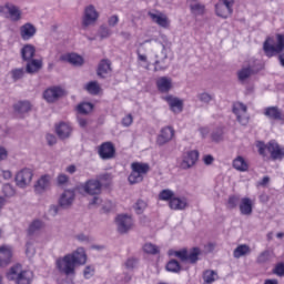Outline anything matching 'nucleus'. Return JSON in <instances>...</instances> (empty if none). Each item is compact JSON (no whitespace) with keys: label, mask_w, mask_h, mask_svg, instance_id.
<instances>
[{"label":"nucleus","mask_w":284,"mask_h":284,"mask_svg":"<svg viewBox=\"0 0 284 284\" xmlns=\"http://www.w3.org/2000/svg\"><path fill=\"white\" fill-rule=\"evenodd\" d=\"M13 110L18 114H27L32 110V104L29 101H20L13 105Z\"/></svg>","instance_id":"obj_36"},{"label":"nucleus","mask_w":284,"mask_h":284,"mask_svg":"<svg viewBox=\"0 0 284 284\" xmlns=\"http://www.w3.org/2000/svg\"><path fill=\"white\" fill-rule=\"evenodd\" d=\"M55 265L57 270H59L61 274H65V276H74L77 274V264L69 254L58 258Z\"/></svg>","instance_id":"obj_6"},{"label":"nucleus","mask_w":284,"mask_h":284,"mask_svg":"<svg viewBox=\"0 0 284 284\" xmlns=\"http://www.w3.org/2000/svg\"><path fill=\"white\" fill-rule=\"evenodd\" d=\"M98 181L101 183L102 187H108L112 183V174L104 173L98 176Z\"/></svg>","instance_id":"obj_51"},{"label":"nucleus","mask_w":284,"mask_h":284,"mask_svg":"<svg viewBox=\"0 0 284 284\" xmlns=\"http://www.w3.org/2000/svg\"><path fill=\"white\" fill-rule=\"evenodd\" d=\"M204 284H212L214 281H219V273L213 270H207L203 273Z\"/></svg>","instance_id":"obj_39"},{"label":"nucleus","mask_w":284,"mask_h":284,"mask_svg":"<svg viewBox=\"0 0 284 284\" xmlns=\"http://www.w3.org/2000/svg\"><path fill=\"white\" fill-rule=\"evenodd\" d=\"M34 54H37V49L32 44H26L21 49V57L24 61H32V59H34Z\"/></svg>","instance_id":"obj_32"},{"label":"nucleus","mask_w":284,"mask_h":284,"mask_svg":"<svg viewBox=\"0 0 284 284\" xmlns=\"http://www.w3.org/2000/svg\"><path fill=\"white\" fill-rule=\"evenodd\" d=\"M272 258V251L265 250L258 254L256 257V263L258 265H264V263H268V261Z\"/></svg>","instance_id":"obj_43"},{"label":"nucleus","mask_w":284,"mask_h":284,"mask_svg":"<svg viewBox=\"0 0 284 284\" xmlns=\"http://www.w3.org/2000/svg\"><path fill=\"white\" fill-rule=\"evenodd\" d=\"M12 261V248L10 246L0 247V267H6Z\"/></svg>","instance_id":"obj_28"},{"label":"nucleus","mask_w":284,"mask_h":284,"mask_svg":"<svg viewBox=\"0 0 284 284\" xmlns=\"http://www.w3.org/2000/svg\"><path fill=\"white\" fill-rule=\"evenodd\" d=\"M41 68H43V61L39 59H32L27 61L26 72L28 74H37Z\"/></svg>","instance_id":"obj_29"},{"label":"nucleus","mask_w":284,"mask_h":284,"mask_svg":"<svg viewBox=\"0 0 284 284\" xmlns=\"http://www.w3.org/2000/svg\"><path fill=\"white\" fill-rule=\"evenodd\" d=\"M26 72H27L26 69H23V68L12 69L10 71L12 81H14V83H17V81H21V79H23L26 77Z\"/></svg>","instance_id":"obj_40"},{"label":"nucleus","mask_w":284,"mask_h":284,"mask_svg":"<svg viewBox=\"0 0 284 284\" xmlns=\"http://www.w3.org/2000/svg\"><path fill=\"white\" fill-rule=\"evenodd\" d=\"M197 99L201 103H205L206 105H210V103L214 101V94L202 92L197 94Z\"/></svg>","instance_id":"obj_48"},{"label":"nucleus","mask_w":284,"mask_h":284,"mask_svg":"<svg viewBox=\"0 0 284 284\" xmlns=\"http://www.w3.org/2000/svg\"><path fill=\"white\" fill-rule=\"evenodd\" d=\"M234 0H220L215 6V11L217 17H222V19H227L230 14L233 12Z\"/></svg>","instance_id":"obj_11"},{"label":"nucleus","mask_w":284,"mask_h":284,"mask_svg":"<svg viewBox=\"0 0 284 284\" xmlns=\"http://www.w3.org/2000/svg\"><path fill=\"white\" fill-rule=\"evenodd\" d=\"M233 168L237 170V172H247L250 170V164L243 156L239 155L233 160Z\"/></svg>","instance_id":"obj_33"},{"label":"nucleus","mask_w":284,"mask_h":284,"mask_svg":"<svg viewBox=\"0 0 284 284\" xmlns=\"http://www.w3.org/2000/svg\"><path fill=\"white\" fill-rule=\"evenodd\" d=\"M84 90H87L89 94L97 95L99 92H101V85H99V82L97 81H91L85 84Z\"/></svg>","instance_id":"obj_41"},{"label":"nucleus","mask_w":284,"mask_h":284,"mask_svg":"<svg viewBox=\"0 0 284 284\" xmlns=\"http://www.w3.org/2000/svg\"><path fill=\"white\" fill-rule=\"evenodd\" d=\"M102 210H103L104 212H112V210H114V203H112V201H106V202L103 204Z\"/></svg>","instance_id":"obj_64"},{"label":"nucleus","mask_w":284,"mask_h":284,"mask_svg":"<svg viewBox=\"0 0 284 284\" xmlns=\"http://www.w3.org/2000/svg\"><path fill=\"white\" fill-rule=\"evenodd\" d=\"M172 139H174V129L172 126H164L160 131L156 143L158 145H165V143H170Z\"/></svg>","instance_id":"obj_20"},{"label":"nucleus","mask_w":284,"mask_h":284,"mask_svg":"<svg viewBox=\"0 0 284 284\" xmlns=\"http://www.w3.org/2000/svg\"><path fill=\"white\" fill-rule=\"evenodd\" d=\"M26 254L29 258H32V256L37 254V250L34 248V245L30 242L27 243Z\"/></svg>","instance_id":"obj_56"},{"label":"nucleus","mask_w":284,"mask_h":284,"mask_svg":"<svg viewBox=\"0 0 284 284\" xmlns=\"http://www.w3.org/2000/svg\"><path fill=\"white\" fill-rule=\"evenodd\" d=\"M132 123H134V118L132 116V114H128L122 119V125L124 128H130Z\"/></svg>","instance_id":"obj_57"},{"label":"nucleus","mask_w":284,"mask_h":284,"mask_svg":"<svg viewBox=\"0 0 284 284\" xmlns=\"http://www.w3.org/2000/svg\"><path fill=\"white\" fill-rule=\"evenodd\" d=\"M263 50L266 57H276L284 50V36L278 33L276 39L267 38L263 43Z\"/></svg>","instance_id":"obj_3"},{"label":"nucleus","mask_w":284,"mask_h":284,"mask_svg":"<svg viewBox=\"0 0 284 284\" xmlns=\"http://www.w3.org/2000/svg\"><path fill=\"white\" fill-rule=\"evenodd\" d=\"M50 187V175H42L36 183L34 190L39 194L45 192Z\"/></svg>","instance_id":"obj_30"},{"label":"nucleus","mask_w":284,"mask_h":284,"mask_svg":"<svg viewBox=\"0 0 284 284\" xmlns=\"http://www.w3.org/2000/svg\"><path fill=\"white\" fill-rule=\"evenodd\" d=\"M192 14L196 17L205 12V6H203L199 0H187Z\"/></svg>","instance_id":"obj_34"},{"label":"nucleus","mask_w":284,"mask_h":284,"mask_svg":"<svg viewBox=\"0 0 284 284\" xmlns=\"http://www.w3.org/2000/svg\"><path fill=\"white\" fill-rule=\"evenodd\" d=\"M98 34L101 41H103V39H108L112 34V31L108 27L102 26L100 27Z\"/></svg>","instance_id":"obj_55"},{"label":"nucleus","mask_w":284,"mask_h":284,"mask_svg":"<svg viewBox=\"0 0 284 284\" xmlns=\"http://www.w3.org/2000/svg\"><path fill=\"white\" fill-rule=\"evenodd\" d=\"M7 278L8 281H14L16 284H32L34 273L32 271H23L21 264H16L10 267Z\"/></svg>","instance_id":"obj_1"},{"label":"nucleus","mask_w":284,"mask_h":284,"mask_svg":"<svg viewBox=\"0 0 284 284\" xmlns=\"http://www.w3.org/2000/svg\"><path fill=\"white\" fill-rule=\"evenodd\" d=\"M37 34V27L28 22L20 27V37L23 41H30Z\"/></svg>","instance_id":"obj_24"},{"label":"nucleus","mask_w":284,"mask_h":284,"mask_svg":"<svg viewBox=\"0 0 284 284\" xmlns=\"http://www.w3.org/2000/svg\"><path fill=\"white\" fill-rule=\"evenodd\" d=\"M145 207H148V203L143 200H138V202L134 205V210L136 214H143L145 211Z\"/></svg>","instance_id":"obj_54"},{"label":"nucleus","mask_w":284,"mask_h":284,"mask_svg":"<svg viewBox=\"0 0 284 284\" xmlns=\"http://www.w3.org/2000/svg\"><path fill=\"white\" fill-rule=\"evenodd\" d=\"M58 181V185H65V183H68V181H70V178L63 173L59 174L57 178Z\"/></svg>","instance_id":"obj_60"},{"label":"nucleus","mask_w":284,"mask_h":284,"mask_svg":"<svg viewBox=\"0 0 284 284\" xmlns=\"http://www.w3.org/2000/svg\"><path fill=\"white\" fill-rule=\"evenodd\" d=\"M98 154L103 161H110V159H114L116 149L112 142H104L98 148Z\"/></svg>","instance_id":"obj_12"},{"label":"nucleus","mask_w":284,"mask_h":284,"mask_svg":"<svg viewBox=\"0 0 284 284\" xmlns=\"http://www.w3.org/2000/svg\"><path fill=\"white\" fill-rule=\"evenodd\" d=\"M252 254V248L247 244H241L233 251L234 258H241Z\"/></svg>","instance_id":"obj_35"},{"label":"nucleus","mask_w":284,"mask_h":284,"mask_svg":"<svg viewBox=\"0 0 284 284\" xmlns=\"http://www.w3.org/2000/svg\"><path fill=\"white\" fill-rule=\"evenodd\" d=\"M241 203V197L239 195H232L229 197L227 206L230 210H234Z\"/></svg>","instance_id":"obj_53"},{"label":"nucleus","mask_w":284,"mask_h":284,"mask_svg":"<svg viewBox=\"0 0 284 284\" xmlns=\"http://www.w3.org/2000/svg\"><path fill=\"white\" fill-rule=\"evenodd\" d=\"M199 256H201V248L193 247L190 252L186 254V258L189 263L193 264L199 261Z\"/></svg>","instance_id":"obj_42"},{"label":"nucleus","mask_w":284,"mask_h":284,"mask_svg":"<svg viewBox=\"0 0 284 284\" xmlns=\"http://www.w3.org/2000/svg\"><path fill=\"white\" fill-rule=\"evenodd\" d=\"M81 190H83L85 194H90V196H99V194H101L102 184L99 180L91 179L81 184Z\"/></svg>","instance_id":"obj_10"},{"label":"nucleus","mask_w":284,"mask_h":284,"mask_svg":"<svg viewBox=\"0 0 284 284\" xmlns=\"http://www.w3.org/2000/svg\"><path fill=\"white\" fill-rule=\"evenodd\" d=\"M169 206L171 210H185L187 207V199L173 196L169 202Z\"/></svg>","instance_id":"obj_31"},{"label":"nucleus","mask_w":284,"mask_h":284,"mask_svg":"<svg viewBox=\"0 0 284 284\" xmlns=\"http://www.w3.org/2000/svg\"><path fill=\"white\" fill-rule=\"evenodd\" d=\"M254 211V202L250 197H243L240 201V212L243 216H252Z\"/></svg>","instance_id":"obj_25"},{"label":"nucleus","mask_w":284,"mask_h":284,"mask_svg":"<svg viewBox=\"0 0 284 284\" xmlns=\"http://www.w3.org/2000/svg\"><path fill=\"white\" fill-rule=\"evenodd\" d=\"M63 97H65V89L61 87H51L43 92V99L47 103H57Z\"/></svg>","instance_id":"obj_9"},{"label":"nucleus","mask_w":284,"mask_h":284,"mask_svg":"<svg viewBox=\"0 0 284 284\" xmlns=\"http://www.w3.org/2000/svg\"><path fill=\"white\" fill-rule=\"evenodd\" d=\"M42 227H43V222H41V220H34V221L31 222V224L29 225L28 233H29L30 235L37 234V232H39L40 230H42Z\"/></svg>","instance_id":"obj_45"},{"label":"nucleus","mask_w":284,"mask_h":284,"mask_svg":"<svg viewBox=\"0 0 284 284\" xmlns=\"http://www.w3.org/2000/svg\"><path fill=\"white\" fill-rule=\"evenodd\" d=\"M155 45L161 50L160 52L155 51V62L154 72H165L170 68V63H168V48L161 43V41H155Z\"/></svg>","instance_id":"obj_5"},{"label":"nucleus","mask_w":284,"mask_h":284,"mask_svg":"<svg viewBox=\"0 0 284 284\" xmlns=\"http://www.w3.org/2000/svg\"><path fill=\"white\" fill-rule=\"evenodd\" d=\"M233 112L237 116V121L241 125H247L250 122V118H247V105L236 102L233 104Z\"/></svg>","instance_id":"obj_14"},{"label":"nucleus","mask_w":284,"mask_h":284,"mask_svg":"<svg viewBox=\"0 0 284 284\" xmlns=\"http://www.w3.org/2000/svg\"><path fill=\"white\" fill-rule=\"evenodd\" d=\"M0 14L10 21H21V9L12 3L0 7Z\"/></svg>","instance_id":"obj_8"},{"label":"nucleus","mask_w":284,"mask_h":284,"mask_svg":"<svg viewBox=\"0 0 284 284\" xmlns=\"http://www.w3.org/2000/svg\"><path fill=\"white\" fill-rule=\"evenodd\" d=\"M55 134H58L59 139L62 141L70 139V136H72V126L69 123L60 122L55 125Z\"/></svg>","instance_id":"obj_23"},{"label":"nucleus","mask_w":284,"mask_h":284,"mask_svg":"<svg viewBox=\"0 0 284 284\" xmlns=\"http://www.w3.org/2000/svg\"><path fill=\"white\" fill-rule=\"evenodd\" d=\"M112 74V61L109 59H102L97 69V75L100 79H108V75Z\"/></svg>","instance_id":"obj_19"},{"label":"nucleus","mask_w":284,"mask_h":284,"mask_svg":"<svg viewBox=\"0 0 284 284\" xmlns=\"http://www.w3.org/2000/svg\"><path fill=\"white\" fill-rule=\"evenodd\" d=\"M64 59L65 61H68V63H71V65L81 67L83 65V63H85L83 57L77 53H69Z\"/></svg>","instance_id":"obj_37"},{"label":"nucleus","mask_w":284,"mask_h":284,"mask_svg":"<svg viewBox=\"0 0 284 284\" xmlns=\"http://www.w3.org/2000/svg\"><path fill=\"white\" fill-rule=\"evenodd\" d=\"M223 134V128L215 129L212 133V141H214V143H221L224 139Z\"/></svg>","instance_id":"obj_52"},{"label":"nucleus","mask_w":284,"mask_h":284,"mask_svg":"<svg viewBox=\"0 0 284 284\" xmlns=\"http://www.w3.org/2000/svg\"><path fill=\"white\" fill-rule=\"evenodd\" d=\"M32 176H34V174L32 173V170H30V169L21 170L16 175V185H18V187H22V189L28 187V185H30V183H32Z\"/></svg>","instance_id":"obj_13"},{"label":"nucleus","mask_w":284,"mask_h":284,"mask_svg":"<svg viewBox=\"0 0 284 284\" xmlns=\"http://www.w3.org/2000/svg\"><path fill=\"white\" fill-rule=\"evenodd\" d=\"M136 258H129L126 262H125V267L126 270H134L136 267Z\"/></svg>","instance_id":"obj_62"},{"label":"nucleus","mask_w":284,"mask_h":284,"mask_svg":"<svg viewBox=\"0 0 284 284\" xmlns=\"http://www.w3.org/2000/svg\"><path fill=\"white\" fill-rule=\"evenodd\" d=\"M256 148L262 156H267V153H270L273 161H283L284 159V149L275 141H271L267 144L257 142Z\"/></svg>","instance_id":"obj_2"},{"label":"nucleus","mask_w":284,"mask_h":284,"mask_svg":"<svg viewBox=\"0 0 284 284\" xmlns=\"http://www.w3.org/2000/svg\"><path fill=\"white\" fill-rule=\"evenodd\" d=\"M48 145H57V136L54 134L48 133L47 136Z\"/></svg>","instance_id":"obj_63"},{"label":"nucleus","mask_w":284,"mask_h":284,"mask_svg":"<svg viewBox=\"0 0 284 284\" xmlns=\"http://www.w3.org/2000/svg\"><path fill=\"white\" fill-rule=\"evenodd\" d=\"M196 161H199V151L193 150L186 152L181 163L182 170H190V168H194V165H196Z\"/></svg>","instance_id":"obj_17"},{"label":"nucleus","mask_w":284,"mask_h":284,"mask_svg":"<svg viewBox=\"0 0 284 284\" xmlns=\"http://www.w3.org/2000/svg\"><path fill=\"white\" fill-rule=\"evenodd\" d=\"M253 74L254 70H252L251 67H243L240 71H237V79L243 83L244 81H247V79H250V77Z\"/></svg>","instance_id":"obj_38"},{"label":"nucleus","mask_w":284,"mask_h":284,"mask_svg":"<svg viewBox=\"0 0 284 284\" xmlns=\"http://www.w3.org/2000/svg\"><path fill=\"white\" fill-rule=\"evenodd\" d=\"M97 19H99V12H97V9L94 6H89L84 10V16L82 19V26L83 28H89V26H94L97 23Z\"/></svg>","instance_id":"obj_15"},{"label":"nucleus","mask_w":284,"mask_h":284,"mask_svg":"<svg viewBox=\"0 0 284 284\" xmlns=\"http://www.w3.org/2000/svg\"><path fill=\"white\" fill-rule=\"evenodd\" d=\"M148 16L150 17L151 21H153V23H156L158 26H160V28H164L168 29L170 28V18H168V16L165 13L159 12L156 11L148 12Z\"/></svg>","instance_id":"obj_18"},{"label":"nucleus","mask_w":284,"mask_h":284,"mask_svg":"<svg viewBox=\"0 0 284 284\" xmlns=\"http://www.w3.org/2000/svg\"><path fill=\"white\" fill-rule=\"evenodd\" d=\"M265 116L273 121H284V114L278 106H268L264 110Z\"/></svg>","instance_id":"obj_26"},{"label":"nucleus","mask_w":284,"mask_h":284,"mask_svg":"<svg viewBox=\"0 0 284 284\" xmlns=\"http://www.w3.org/2000/svg\"><path fill=\"white\" fill-rule=\"evenodd\" d=\"M72 257V261L75 265H85L88 262V255H85V250L83 247H79L73 253L69 254Z\"/></svg>","instance_id":"obj_27"},{"label":"nucleus","mask_w":284,"mask_h":284,"mask_svg":"<svg viewBox=\"0 0 284 284\" xmlns=\"http://www.w3.org/2000/svg\"><path fill=\"white\" fill-rule=\"evenodd\" d=\"M156 89L159 92L162 94H168L170 90H172L173 84H172V78L170 77H160L155 81Z\"/></svg>","instance_id":"obj_22"},{"label":"nucleus","mask_w":284,"mask_h":284,"mask_svg":"<svg viewBox=\"0 0 284 284\" xmlns=\"http://www.w3.org/2000/svg\"><path fill=\"white\" fill-rule=\"evenodd\" d=\"M273 273H275L276 276H284V264L283 263L277 264L273 270Z\"/></svg>","instance_id":"obj_61"},{"label":"nucleus","mask_w":284,"mask_h":284,"mask_svg":"<svg viewBox=\"0 0 284 284\" xmlns=\"http://www.w3.org/2000/svg\"><path fill=\"white\" fill-rule=\"evenodd\" d=\"M77 110L79 114H90V112L94 110V104L90 102H83L77 106Z\"/></svg>","instance_id":"obj_44"},{"label":"nucleus","mask_w":284,"mask_h":284,"mask_svg":"<svg viewBox=\"0 0 284 284\" xmlns=\"http://www.w3.org/2000/svg\"><path fill=\"white\" fill-rule=\"evenodd\" d=\"M166 270L168 272H173L174 274H179V272H181V264L176 260H171L166 264Z\"/></svg>","instance_id":"obj_49"},{"label":"nucleus","mask_w":284,"mask_h":284,"mask_svg":"<svg viewBox=\"0 0 284 284\" xmlns=\"http://www.w3.org/2000/svg\"><path fill=\"white\" fill-rule=\"evenodd\" d=\"M164 101L169 103L170 110L173 111L174 114H181V112H183V100L174 95H166L164 97Z\"/></svg>","instance_id":"obj_21"},{"label":"nucleus","mask_w":284,"mask_h":284,"mask_svg":"<svg viewBox=\"0 0 284 284\" xmlns=\"http://www.w3.org/2000/svg\"><path fill=\"white\" fill-rule=\"evenodd\" d=\"M2 191L6 196H13L14 194V189L10 184H4Z\"/></svg>","instance_id":"obj_59"},{"label":"nucleus","mask_w":284,"mask_h":284,"mask_svg":"<svg viewBox=\"0 0 284 284\" xmlns=\"http://www.w3.org/2000/svg\"><path fill=\"white\" fill-rule=\"evenodd\" d=\"M115 224L120 234H128L134 227V220L129 214H120L115 217Z\"/></svg>","instance_id":"obj_7"},{"label":"nucleus","mask_w":284,"mask_h":284,"mask_svg":"<svg viewBox=\"0 0 284 284\" xmlns=\"http://www.w3.org/2000/svg\"><path fill=\"white\" fill-rule=\"evenodd\" d=\"M169 255L170 256H176V258H180V261H182L183 263H185V261H187V250L183 248L181 251H169Z\"/></svg>","instance_id":"obj_47"},{"label":"nucleus","mask_w":284,"mask_h":284,"mask_svg":"<svg viewBox=\"0 0 284 284\" xmlns=\"http://www.w3.org/2000/svg\"><path fill=\"white\" fill-rule=\"evenodd\" d=\"M159 199L160 201H172L174 199V191L170 190V189H164L160 192L159 194Z\"/></svg>","instance_id":"obj_46"},{"label":"nucleus","mask_w":284,"mask_h":284,"mask_svg":"<svg viewBox=\"0 0 284 284\" xmlns=\"http://www.w3.org/2000/svg\"><path fill=\"white\" fill-rule=\"evenodd\" d=\"M75 196L74 191L65 190L59 197V206L62 207V210H69V207H72Z\"/></svg>","instance_id":"obj_16"},{"label":"nucleus","mask_w":284,"mask_h":284,"mask_svg":"<svg viewBox=\"0 0 284 284\" xmlns=\"http://www.w3.org/2000/svg\"><path fill=\"white\" fill-rule=\"evenodd\" d=\"M83 276L84 278H92V276H94V267L87 266L83 271Z\"/></svg>","instance_id":"obj_58"},{"label":"nucleus","mask_w":284,"mask_h":284,"mask_svg":"<svg viewBox=\"0 0 284 284\" xmlns=\"http://www.w3.org/2000/svg\"><path fill=\"white\" fill-rule=\"evenodd\" d=\"M131 170L128 181L130 185H136V183H142L143 179H145V174L150 172V164L133 162Z\"/></svg>","instance_id":"obj_4"},{"label":"nucleus","mask_w":284,"mask_h":284,"mask_svg":"<svg viewBox=\"0 0 284 284\" xmlns=\"http://www.w3.org/2000/svg\"><path fill=\"white\" fill-rule=\"evenodd\" d=\"M143 252H145V254H159L161 252V250L159 248V246L152 244V243H146L143 245Z\"/></svg>","instance_id":"obj_50"}]
</instances>
